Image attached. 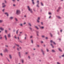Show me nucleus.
Masks as SVG:
<instances>
[{
	"label": "nucleus",
	"instance_id": "0eeeda50",
	"mask_svg": "<svg viewBox=\"0 0 64 64\" xmlns=\"http://www.w3.org/2000/svg\"><path fill=\"white\" fill-rule=\"evenodd\" d=\"M40 18L39 17H38V19L37 20V21L38 22V23L39 22V20H40Z\"/></svg>",
	"mask_w": 64,
	"mask_h": 64
},
{
	"label": "nucleus",
	"instance_id": "72a5a7b5",
	"mask_svg": "<svg viewBox=\"0 0 64 64\" xmlns=\"http://www.w3.org/2000/svg\"><path fill=\"white\" fill-rule=\"evenodd\" d=\"M31 42L32 43H33V40H31Z\"/></svg>",
	"mask_w": 64,
	"mask_h": 64
},
{
	"label": "nucleus",
	"instance_id": "0e129e2a",
	"mask_svg": "<svg viewBox=\"0 0 64 64\" xmlns=\"http://www.w3.org/2000/svg\"><path fill=\"white\" fill-rule=\"evenodd\" d=\"M26 54H28V52H26Z\"/></svg>",
	"mask_w": 64,
	"mask_h": 64
},
{
	"label": "nucleus",
	"instance_id": "09e8293b",
	"mask_svg": "<svg viewBox=\"0 0 64 64\" xmlns=\"http://www.w3.org/2000/svg\"><path fill=\"white\" fill-rule=\"evenodd\" d=\"M14 38H15L16 39H17V37H16V36H15L14 37Z\"/></svg>",
	"mask_w": 64,
	"mask_h": 64
},
{
	"label": "nucleus",
	"instance_id": "ea45409f",
	"mask_svg": "<svg viewBox=\"0 0 64 64\" xmlns=\"http://www.w3.org/2000/svg\"><path fill=\"white\" fill-rule=\"evenodd\" d=\"M5 32L6 33H7V30H5Z\"/></svg>",
	"mask_w": 64,
	"mask_h": 64
},
{
	"label": "nucleus",
	"instance_id": "9b49d317",
	"mask_svg": "<svg viewBox=\"0 0 64 64\" xmlns=\"http://www.w3.org/2000/svg\"><path fill=\"white\" fill-rule=\"evenodd\" d=\"M50 42L51 43L53 42V43H54V44H56V43H55V42H53V41L52 40H50Z\"/></svg>",
	"mask_w": 64,
	"mask_h": 64
},
{
	"label": "nucleus",
	"instance_id": "9d476101",
	"mask_svg": "<svg viewBox=\"0 0 64 64\" xmlns=\"http://www.w3.org/2000/svg\"><path fill=\"white\" fill-rule=\"evenodd\" d=\"M36 33L37 34V35L38 36H39V34H38L39 33V32L37 31L36 32Z\"/></svg>",
	"mask_w": 64,
	"mask_h": 64
},
{
	"label": "nucleus",
	"instance_id": "4be33fe9",
	"mask_svg": "<svg viewBox=\"0 0 64 64\" xmlns=\"http://www.w3.org/2000/svg\"><path fill=\"white\" fill-rule=\"evenodd\" d=\"M52 52H55V50H52Z\"/></svg>",
	"mask_w": 64,
	"mask_h": 64
},
{
	"label": "nucleus",
	"instance_id": "393cba45",
	"mask_svg": "<svg viewBox=\"0 0 64 64\" xmlns=\"http://www.w3.org/2000/svg\"><path fill=\"white\" fill-rule=\"evenodd\" d=\"M39 0H37V3L38 4H39Z\"/></svg>",
	"mask_w": 64,
	"mask_h": 64
},
{
	"label": "nucleus",
	"instance_id": "aec40b11",
	"mask_svg": "<svg viewBox=\"0 0 64 64\" xmlns=\"http://www.w3.org/2000/svg\"><path fill=\"white\" fill-rule=\"evenodd\" d=\"M35 28H36L37 29H38H38H39V28H38V27H37V26H35Z\"/></svg>",
	"mask_w": 64,
	"mask_h": 64
},
{
	"label": "nucleus",
	"instance_id": "338daca9",
	"mask_svg": "<svg viewBox=\"0 0 64 64\" xmlns=\"http://www.w3.org/2000/svg\"><path fill=\"white\" fill-rule=\"evenodd\" d=\"M51 16H49V18H51Z\"/></svg>",
	"mask_w": 64,
	"mask_h": 64
},
{
	"label": "nucleus",
	"instance_id": "49530a36",
	"mask_svg": "<svg viewBox=\"0 0 64 64\" xmlns=\"http://www.w3.org/2000/svg\"><path fill=\"white\" fill-rule=\"evenodd\" d=\"M44 36H42V38H44Z\"/></svg>",
	"mask_w": 64,
	"mask_h": 64
},
{
	"label": "nucleus",
	"instance_id": "c9c22d12",
	"mask_svg": "<svg viewBox=\"0 0 64 64\" xmlns=\"http://www.w3.org/2000/svg\"><path fill=\"white\" fill-rule=\"evenodd\" d=\"M32 37H33V36H30V38H32Z\"/></svg>",
	"mask_w": 64,
	"mask_h": 64
},
{
	"label": "nucleus",
	"instance_id": "dca6fc26",
	"mask_svg": "<svg viewBox=\"0 0 64 64\" xmlns=\"http://www.w3.org/2000/svg\"><path fill=\"white\" fill-rule=\"evenodd\" d=\"M58 50L60 51V52H62V50H61V49L60 48H58Z\"/></svg>",
	"mask_w": 64,
	"mask_h": 64
},
{
	"label": "nucleus",
	"instance_id": "864d4df0",
	"mask_svg": "<svg viewBox=\"0 0 64 64\" xmlns=\"http://www.w3.org/2000/svg\"><path fill=\"white\" fill-rule=\"evenodd\" d=\"M48 14H49V15H50V14H51V13L50 12H49Z\"/></svg>",
	"mask_w": 64,
	"mask_h": 64
},
{
	"label": "nucleus",
	"instance_id": "bf43d9fd",
	"mask_svg": "<svg viewBox=\"0 0 64 64\" xmlns=\"http://www.w3.org/2000/svg\"><path fill=\"white\" fill-rule=\"evenodd\" d=\"M41 43H43V42L42 41H41Z\"/></svg>",
	"mask_w": 64,
	"mask_h": 64
},
{
	"label": "nucleus",
	"instance_id": "6e6552de",
	"mask_svg": "<svg viewBox=\"0 0 64 64\" xmlns=\"http://www.w3.org/2000/svg\"><path fill=\"white\" fill-rule=\"evenodd\" d=\"M0 29L2 31H3L4 30V28L2 27L0 28Z\"/></svg>",
	"mask_w": 64,
	"mask_h": 64
},
{
	"label": "nucleus",
	"instance_id": "e2e57ef3",
	"mask_svg": "<svg viewBox=\"0 0 64 64\" xmlns=\"http://www.w3.org/2000/svg\"><path fill=\"white\" fill-rule=\"evenodd\" d=\"M62 57H64V54L62 56Z\"/></svg>",
	"mask_w": 64,
	"mask_h": 64
},
{
	"label": "nucleus",
	"instance_id": "423d86ee",
	"mask_svg": "<svg viewBox=\"0 0 64 64\" xmlns=\"http://www.w3.org/2000/svg\"><path fill=\"white\" fill-rule=\"evenodd\" d=\"M4 52H8V50L7 49H5V50L4 51Z\"/></svg>",
	"mask_w": 64,
	"mask_h": 64
},
{
	"label": "nucleus",
	"instance_id": "a18cd8bd",
	"mask_svg": "<svg viewBox=\"0 0 64 64\" xmlns=\"http://www.w3.org/2000/svg\"><path fill=\"white\" fill-rule=\"evenodd\" d=\"M24 17H25V18H26V15H25L24 16Z\"/></svg>",
	"mask_w": 64,
	"mask_h": 64
},
{
	"label": "nucleus",
	"instance_id": "f8f14e48",
	"mask_svg": "<svg viewBox=\"0 0 64 64\" xmlns=\"http://www.w3.org/2000/svg\"><path fill=\"white\" fill-rule=\"evenodd\" d=\"M15 45H16V46H17L18 47H19V46H20V45H19V44H15Z\"/></svg>",
	"mask_w": 64,
	"mask_h": 64
},
{
	"label": "nucleus",
	"instance_id": "2eb2a0df",
	"mask_svg": "<svg viewBox=\"0 0 64 64\" xmlns=\"http://www.w3.org/2000/svg\"><path fill=\"white\" fill-rule=\"evenodd\" d=\"M9 57H10V58L11 59H12V56H11V55L10 54L9 55Z\"/></svg>",
	"mask_w": 64,
	"mask_h": 64
},
{
	"label": "nucleus",
	"instance_id": "20e7f679",
	"mask_svg": "<svg viewBox=\"0 0 64 64\" xmlns=\"http://www.w3.org/2000/svg\"><path fill=\"white\" fill-rule=\"evenodd\" d=\"M4 37L5 38V40H7V36H6V35H4Z\"/></svg>",
	"mask_w": 64,
	"mask_h": 64
},
{
	"label": "nucleus",
	"instance_id": "a19ab883",
	"mask_svg": "<svg viewBox=\"0 0 64 64\" xmlns=\"http://www.w3.org/2000/svg\"><path fill=\"white\" fill-rule=\"evenodd\" d=\"M39 4H38L36 6H37V7H39V6L38 5H39Z\"/></svg>",
	"mask_w": 64,
	"mask_h": 64
},
{
	"label": "nucleus",
	"instance_id": "ddd939ff",
	"mask_svg": "<svg viewBox=\"0 0 64 64\" xmlns=\"http://www.w3.org/2000/svg\"><path fill=\"white\" fill-rule=\"evenodd\" d=\"M8 37H11V35L10 34H8Z\"/></svg>",
	"mask_w": 64,
	"mask_h": 64
},
{
	"label": "nucleus",
	"instance_id": "58836bf2",
	"mask_svg": "<svg viewBox=\"0 0 64 64\" xmlns=\"http://www.w3.org/2000/svg\"><path fill=\"white\" fill-rule=\"evenodd\" d=\"M28 24L30 26H31V24H30V23H29Z\"/></svg>",
	"mask_w": 64,
	"mask_h": 64
},
{
	"label": "nucleus",
	"instance_id": "5701e85b",
	"mask_svg": "<svg viewBox=\"0 0 64 64\" xmlns=\"http://www.w3.org/2000/svg\"><path fill=\"white\" fill-rule=\"evenodd\" d=\"M18 31H19V30H18L16 31V34H18Z\"/></svg>",
	"mask_w": 64,
	"mask_h": 64
},
{
	"label": "nucleus",
	"instance_id": "4d7b16f0",
	"mask_svg": "<svg viewBox=\"0 0 64 64\" xmlns=\"http://www.w3.org/2000/svg\"><path fill=\"white\" fill-rule=\"evenodd\" d=\"M24 24H26V22H24Z\"/></svg>",
	"mask_w": 64,
	"mask_h": 64
},
{
	"label": "nucleus",
	"instance_id": "79ce46f5",
	"mask_svg": "<svg viewBox=\"0 0 64 64\" xmlns=\"http://www.w3.org/2000/svg\"><path fill=\"white\" fill-rule=\"evenodd\" d=\"M57 64H60V63L59 62H57Z\"/></svg>",
	"mask_w": 64,
	"mask_h": 64
},
{
	"label": "nucleus",
	"instance_id": "37998d69",
	"mask_svg": "<svg viewBox=\"0 0 64 64\" xmlns=\"http://www.w3.org/2000/svg\"><path fill=\"white\" fill-rule=\"evenodd\" d=\"M2 36H1L0 37V39H2Z\"/></svg>",
	"mask_w": 64,
	"mask_h": 64
},
{
	"label": "nucleus",
	"instance_id": "7ed1b4c3",
	"mask_svg": "<svg viewBox=\"0 0 64 64\" xmlns=\"http://www.w3.org/2000/svg\"><path fill=\"white\" fill-rule=\"evenodd\" d=\"M2 7L3 8H5L6 7V6L5 4V3H2Z\"/></svg>",
	"mask_w": 64,
	"mask_h": 64
},
{
	"label": "nucleus",
	"instance_id": "6e6d98bb",
	"mask_svg": "<svg viewBox=\"0 0 64 64\" xmlns=\"http://www.w3.org/2000/svg\"><path fill=\"white\" fill-rule=\"evenodd\" d=\"M13 48H15V46H14Z\"/></svg>",
	"mask_w": 64,
	"mask_h": 64
},
{
	"label": "nucleus",
	"instance_id": "a211bd4d",
	"mask_svg": "<svg viewBox=\"0 0 64 64\" xmlns=\"http://www.w3.org/2000/svg\"><path fill=\"white\" fill-rule=\"evenodd\" d=\"M3 22V20H0V23H2Z\"/></svg>",
	"mask_w": 64,
	"mask_h": 64
},
{
	"label": "nucleus",
	"instance_id": "412c9836",
	"mask_svg": "<svg viewBox=\"0 0 64 64\" xmlns=\"http://www.w3.org/2000/svg\"><path fill=\"white\" fill-rule=\"evenodd\" d=\"M57 17L58 19H61V17L58 16H57Z\"/></svg>",
	"mask_w": 64,
	"mask_h": 64
},
{
	"label": "nucleus",
	"instance_id": "473e14b6",
	"mask_svg": "<svg viewBox=\"0 0 64 64\" xmlns=\"http://www.w3.org/2000/svg\"><path fill=\"white\" fill-rule=\"evenodd\" d=\"M50 45H51V46H52L53 48H54V46H53V45H52V44H51Z\"/></svg>",
	"mask_w": 64,
	"mask_h": 64
},
{
	"label": "nucleus",
	"instance_id": "c03bdc74",
	"mask_svg": "<svg viewBox=\"0 0 64 64\" xmlns=\"http://www.w3.org/2000/svg\"><path fill=\"white\" fill-rule=\"evenodd\" d=\"M41 24H42V25H43V23L42 22H41Z\"/></svg>",
	"mask_w": 64,
	"mask_h": 64
},
{
	"label": "nucleus",
	"instance_id": "603ef678",
	"mask_svg": "<svg viewBox=\"0 0 64 64\" xmlns=\"http://www.w3.org/2000/svg\"><path fill=\"white\" fill-rule=\"evenodd\" d=\"M5 10V9H3V10H2V11L3 12H4V10Z\"/></svg>",
	"mask_w": 64,
	"mask_h": 64
},
{
	"label": "nucleus",
	"instance_id": "bb28decb",
	"mask_svg": "<svg viewBox=\"0 0 64 64\" xmlns=\"http://www.w3.org/2000/svg\"><path fill=\"white\" fill-rule=\"evenodd\" d=\"M22 63H24V60H22Z\"/></svg>",
	"mask_w": 64,
	"mask_h": 64
},
{
	"label": "nucleus",
	"instance_id": "69168bd1",
	"mask_svg": "<svg viewBox=\"0 0 64 64\" xmlns=\"http://www.w3.org/2000/svg\"><path fill=\"white\" fill-rule=\"evenodd\" d=\"M50 34L51 37H52V35L51 34Z\"/></svg>",
	"mask_w": 64,
	"mask_h": 64
},
{
	"label": "nucleus",
	"instance_id": "2f4dec72",
	"mask_svg": "<svg viewBox=\"0 0 64 64\" xmlns=\"http://www.w3.org/2000/svg\"><path fill=\"white\" fill-rule=\"evenodd\" d=\"M20 26H23V25H22V24H20Z\"/></svg>",
	"mask_w": 64,
	"mask_h": 64
},
{
	"label": "nucleus",
	"instance_id": "3c124183",
	"mask_svg": "<svg viewBox=\"0 0 64 64\" xmlns=\"http://www.w3.org/2000/svg\"><path fill=\"white\" fill-rule=\"evenodd\" d=\"M28 57L29 59H30V56H28Z\"/></svg>",
	"mask_w": 64,
	"mask_h": 64
},
{
	"label": "nucleus",
	"instance_id": "f3484780",
	"mask_svg": "<svg viewBox=\"0 0 64 64\" xmlns=\"http://www.w3.org/2000/svg\"><path fill=\"white\" fill-rule=\"evenodd\" d=\"M18 54L20 57H21V54H20V52H18Z\"/></svg>",
	"mask_w": 64,
	"mask_h": 64
},
{
	"label": "nucleus",
	"instance_id": "680f3d73",
	"mask_svg": "<svg viewBox=\"0 0 64 64\" xmlns=\"http://www.w3.org/2000/svg\"><path fill=\"white\" fill-rule=\"evenodd\" d=\"M18 40H19V37H18Z\"/></svg>",
	"mask_w": 64,
	"mask_h": 64
},
{
	"label": "nucleus",
	"instance_id": "13d9d810",
	"mask_svg": "<svg viewBox=\"0 0 64 64\" xmlns=\"http://www.w3.org/2000/svg\"><path fill=\"white\" fill-rule=\"evenodd\" d=\"M19 48H20V49H22V48L20 47Z\"/></svg>",
	"mask_w": 64,
	"mask_h": 64
},
{
	"label": "nucleus",
	"instance_id": "c85d7f7f",
	"mask_svg": "<svg viewBox=\"0 0 64 64\" xmlns=\"http://www.w3.org/2000/svg\"><path fill=\"white\" fill-rule=\"evenodd\" d=\"M13 18L12 17H10V19H13Z\"/></svg>",
	"mask_w": 64,
	"mask_h": 64
},
{
	"label": "nucleus",
	"instance_id": "8fccbe9b",
	"mask_svg": "<svg viewBox=\"0 0 64 64\" xmlns=\"http://www.w3.org/2000/svg\"><path fill=\"white\" fill-rule=\"evenodd\" d=\"M41 4L42 5V6H43V4H42V2H41Z\"/></svg>",
	"mask_w": 64,
	"mask_h": 64
},
{
	"label": "nucleus",
	"instance_id": "de8ad7c7",
	"mask_svg": "<svg viewBox=\"0 0 64 64\" xmlns=\"http://www.w3.org/2000/svg\"><path fill=\"white\" fill-rule=\"evenodd\" d=\"M13 6H16V5L15 4H13Z\"/></svg>",
	"mask_w": 64,
	"mask_h": 64
},
{
	"label": "nucleus",
	"instance_id": "052dcab7",
	"mask_svg": "<svg viewBox=\"0 0 64 64\" xmlns=\"http://www.w3.org/2000/svg\"><path fill=\"white\" fill-rule=\"evenodd\" d=\"M30 30H32V28H30Z\"/></svg>",
	"mask_w": 64,
	"mask_h": 64
},
{
	"label": "nucleus",
	"instance_id": "1a4fd4ad",
	"mask_svg": "<svg viewBox=\"0 0 64 64\" xmlns=\"http://www.w3.org/2000/svg\"><path fill=\"white\" fill-rule=\"evenodd\" d=\"M40 28L42 29H43L44 28V27L43 26H40Z\"/></svg>",
	"mask_w": 64,
	"mask_h": 64
},
{
	"label": "nucleus",
	"instance_id": "c756f323",
	"mask_svg": "<svg viewBox=\"0 0 64 64\" xmlns=\"http://www.w3.org/2000/svg\"><path fill=\"white\" fill-rule=\"evenodd\" d=\"M15 20L16 21H18V20L16 18H15Z\"/></svg>",
	"mask_w": 64,
	"mask_h": 64
},
{
	"label": "nucleus",
	"instance_id": "774afa93",
	"mask_svg": "<svg viewBox=\"0 0 64 64\" xmlns=\"http://www.w3.org/2000/svg\"><path fill=\"white\" fill-rule=\"evenodd\" d=\"M37 46L38 47H39V45H37Z\"/></svg>",
	"mask_w": 64,
	"mask_h": 64
},
{
	"label": "nucleus",
	"instance_id": "f704fd0d",
	"mask_svg": "<svg viewBox=\"0 0 64 64\" xmlns=\"http://www.w3.org/2000/svg\"><path fill=\"white\" fill-rule=\"evenodd\" d=\"M46 50L47 52H49V50L47 48H46Z\"/></svg>",
	"mask_w": 64,
	"mask_h": 64
},
{
	"label": "nucleus",
	"instance_id": "6ab92c4d",
	"mask_svg": "<svg viewBox=\"0 0 64 64\" xmlns=\"http://www.w3.org/2000/svg\"><path fill=\"white\" fill-rule=\"evenodd\" d=\"M32 4H35V3H34V0H32Z\"/></svg>",
	"mask_w": 64,
	"mask_h": 64
},
{
	"label": "nucleus",
	"instance_id": "7c9ffc66",
	"mask_svg": "<svg viewBox=\"0 0 64 64\" xmlns=\"http://www.w3.org/2000/svg\"><path fill=\"white\" fill-rule=\"evenodd\" d=\"M4 1L5 3H7V1H6V0H4Z\"/></svg>",
	"mask_w": 64,
	"mask_h": 64
},
{
	"label": "nucleus",
	"instance_id": "4468645a",
	"mask_svg": "<svg viewBox=\"0 0 64 64\" xmlns=\"http://www.w3.org/2000/svg\"><path fill=\"white\" fill-rule=\"evenodd\" d=\"M41 51L42 52L43 54V55H44V52H43V50H41Z\"/></svg>",
	"mask_w": 64,
	"mask_h": 64
},
{
	"label": "nucleus",
	"instance_id": "5fc2aeb1",
	"mask_svg": "<svg viewBox=\"0 0 64 64\" xmlns=\"http://www.w3.org/2000/svg\"><path fill=\"white\" fill-rule=\"evenodd\" d=\"M46 39H48V37H46Z\"/></svg>",
	"mask_w": 64,
	"mask_h": 64
},
{
	"label": "nucleus",
	"instance_id": "a878e982",
	"mask_svg": "<svg viewBox=\"0 0 64 64\" xmlns=\"http://www.w3.org/2000/svg\"><path fill=\"white\" fill-rule=\"evenodd\" d=\"M60 7H59L58 8V10H57L58 12V11H59V10H60Z\"/></svg>",
	"mask_w": 64,
	"mask_h": 64
},
{
	"label": "nucleus",
	"instance_id": "39448f33",
	"mask_svg": "<svg viewBox=\"0 0 64 64\" xmlns=\"http://www.w3.org/2000/svg\"><path fill=\"white\" fill-rule=\"evenodd\" d=\"M4 14L5 15H6L7 16H9V14H8V12H5L4 13Z\"/></svg>",
	"mask_w": 64,
	"mask_h": 64
},
{
	"label": "nucleus",
	"instance_id": "e433bc0d",
	"mask_svg": "<svg viewBox=\"0 0 64 64\" xmlns=\"http://www.w3.org/2000/svg\"><path fill=\"white\" fill-rule=\"evenodd\" d=\"M6 59L8 60V62H10V61H9V59H8V58H6Z\"/></svg>",
	"mask_w": 64,
	"mask_h": 64
},
{
	"label": "nucleus",
	"instance_id": "b1692460",
	"mask_svg": "<svg viewBox=\"0 0 64 64\" xmlns=\"http://www.w3.org/2000/svg\"><path fill=\"white\" fill-rule=\"evenodd\" d=\"M12 2H16V0H12Z\"/></svg>",
	"mask_w": 64,
	"mask_h": 64
},
{
	"label": "nucleus",
	"instance_id": "cd10ccee",
	"mask_svg": "<svg viewBox=\"0 0 64 64\" xmlns=\"http://www.w3.org/2000/svg\"><path fill=\"white\" fill-rule=\"evenodd\" d=\"M17 50H18V51H19V50H19V48H17Z\"/></svg>",
	"mask_w": 64,
	"mask_h": 64
},
{
	"label": "nucleus",
	"instance_id": "4c0bfd02",
	"mask_svg": "<svg viewBox=\"0 0 64 64\" xmlns=\"http://www.w3.org/2000/svg\"><path fill=\"white\" fill-rule=\"evenodd\" d=\"M0 55H1V56H3V54L2 53H1L0 54Z\"/></svg>",
	"mask_w": 64,
	"mask_h": 64
},
{
	"label": "nucleus",
	"instance_id": "f257e3e1",
	"mask_svg": "<svg viewBox=\"0 0 64 64\" xmlns=\"http://www.w3.org/2000/svg\"><path fill=\"white\" fill-rule=\"evenodd\" d=\"M28 8L29 11H30V12L31 13H33V11L32 10V9H31L29 6H28Z\"/></svg>",
	"mask_w": 64,
	"mask_h": 64
},
{
	"label": "nucleus",
	"instance_id": "f03ea898",
	"mask_svg": "<svg viewBox=\"0 0 64 64\" xmlns=\"http://www.w3.org/2000/svg\"><path fill=\"white\" fill-rule=\"evenodd\" d=\"M20 11L19 10H17L16 11V14L17 15H19L20 14Z\"/></svg>",
	"mask_w": 64,
	"mask_h": 64
}]
</instances>
